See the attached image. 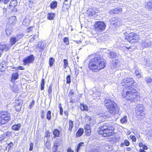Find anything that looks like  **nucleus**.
<instances>
[{
    "mask_svg": "<svg viewBox=\"0 0 152 152\" xmlns=\"http://www.w3.org/2000/svg\"><path fill=\"white\" fill-rule=\"evenodd\" d=\"M130 138L132 140V141L134 142H135L136 140V138L135 136L132 135H130L129 136Z\"/></svg>",
    "mask_w": 152,
    "mask_h": 152,
    "instance_id": "obj_49",
    "label": "nucleus"
},
{
    "mask_svg": "<svg viewBox=\"0 0 152 152\" xmlns=\"http://www.w3.org/2000/svg\"><path fill=\"white\" fill-rule=\"evenodd\" d=\"M52 87L51 85H50L48 87V93L49 94H50L52 93Z\"/></svg>",
    "mask_w": 152,
    "mask_h": 152,
    "instance_id": "obj_55",
    "label": "nucleus"
},
{
    "mask_svg": "<svg viewBox=\"0 0 152 152\" xmlns=\"http://www.w3.org/2000/svg\"><path fill=\"white\" fill-rule=\"evenodd\" d=\"M34 60V56L33 55H30L23 60L24 65H26L28 64L32 63Z\"/></svg>",
    "mask_w": 152,
    "mask_h": 152,
    "instance_id": "obj_11",
    "label": "nucleus"
},
{
    "mask_svg": "<svg viewBox=\"0 0 152 152\" xmlns=\"http://www.w3.org/2000/svg\"><path fill=\"white\" fill-rule=\"evenodd\" d=\"M37 47L39 48L42 50H43L45 47L44 44L42 42H40L37 45Z\"/></svg>",
    "mask_w": 152,
    "mask_h": 152,
    "instance_id": "obj_27",
    "label": "nucleus"
},
{
    "mask_svg": "<svg viewBox=\"0 0 152 152\" xmlns=\"http://www.w3.org/2000/svg\"><path fill=\"white\" fill-rule=\"evenodd\" d=\"M146 81L148 83H152V80L151 78H146Z\"/></svg>",
    "mask_w": 152,
    "mask_h": 152,
    "instance_id": "obj_54",
    "label": "nucleus"
},
{
    "mask_svg": "<svg viewBox=\"0 0 152 152\" xmlns=\"http://www.w3.org/2000/svg\"><path fill=\"white\" fill-rule=\"evenodd\" d=\"M56 15L54 13L50 12L48 13L47 15V18L49 20H53L54 19V17Z\"/></svg>",
    "mask_w": 152,
    "mask_h": 152,
    "instance_id": "obj_20",
    "label": "nucleus"
},
{
    "mask_svg": "<svg viewBox=\"0 0 152 152\" xmlns=\"http://www.w3.org/2000/svg\"><path fill=\"white\" fill-rule=\"evenodd\" d=\"M108 57L110 58H114L117 56V54L114 51H110L108 53Z\"/></svg>",
    "mask_w": 152,
    "mask_h": 152,
    "instance_id": "obj_16",
    "label": "nucleus"
},
{
    "mask_svg": "<svg viewBox=\"0 0 152 152\" xmlns=\"http://www.w3.org/2000/svg\"><path fill=\"white\" fill-rule=\"evenodd\" d=\"M87 13L89 16H92L95 13V11H94L93 10L91 9H89L87 10Z\"/></svg>",
    "mask_w": 152,
    "mask_h": 152,
    "instance_id": "obj_30",
    "label": "nucleus"
},
{
    "mask_svg": "<svg viewBox=\"0 0 152 152\" xmlns=\"http://www.w3.org/2000/svg\"><path fill=\"white\" fill-rule=\"evenodd\" d=\"M134 80L131 77H125L121 81V84L124 86L123 88H133L132 86L134 84Z\"/></svg>",
    "mask_w": 152,
    "mask_h": 152,
    "instance_id": "obj_7",
    "label": "nucleus"
},
{
    "mask_svg": "<svg viewBox=\"0 0 152 152\" xmlns=\"http://www.w3.org/2000/svg\"><path fill=\"white\" fill-rule=\"evenodd\" d=\"M0 62V72H4L7 67V62L2 59L1 61Z\"/></svg>",
    "mask_w": 152,
    "mask_h": 152,
    "instance_id": "obj_14",
    "label": "nucleus"
},
{
    "mask_svg": "<svg viewBox=\"0 0 152 152\" xmlns=\"http://www.w3.org/2000/svg\"><path fill=\"white\" fill-rule=\"evenodd\" d=\"M58 146H55L54 145L53 146V147L52 150L53 152H57V147Z\"/></svg>",
    "mask_w": 152,
    "mask_h": 152,
    "instance_id": "obj_53",
    "label": "nucleus"
},
{
    "mask_svg": "<svg viewBox=\"0 0 152 152\" xmlns=\"http://www.w3.org/2000/svg\"><path fill=\"white\" fill-rule=\"evenodd\" d=\"M104 103L105 106L110 113L114 115L119 113L120 108L114 101L106 99L104 100Z\"/></svg>",
    "mask_w": 152,
    "mask_h": 152,
    "instance_id": "obj_4",
    "label": "nucleus"
},
{
    "mask_svg": "<svg viewBox=\"0 0 152 152\" xmlns=\"http://www.w3.org/2000/svg\"><path fill=\"white\" fill-rule=\"evenodd\" d=\"M61 14L62 15H66L68 14V10L63 8L62 11L61 12Z\"/></svg>",
    "mask_w": 152,
    "mask_h": 152,
    "instance_id": "obj_39",
    "label": "nucleus"
},
{
    "mask_svg": "<svg viewBox=\"0 0 152 152\" xmlns=\"http://www.w3.org/2000/svg\"><path fill=\"white\" fill-rule=\"evenodd\" d=\"M106 61L102 56L95 57L89 61L88 66L90 70L94 72H97L104 68L106 66Z\"/></svg>",
    "mask_w": 152,
    "mask_h": 152,
    "instance_id": "obj_1",
    "label": "nucleus"
},
{
    "mask_svg": "<svg viewBox=\"0 0 152 152\" xmlns=\"http://www.w3.org/2000/svg\"><path fill=\"white\" fill-rule=\"evenodd\" d=\"M85 129L86 130L90 129V126L89 125L86 124L85 126Z\"/></svg>",
    "mask_w": 152,
    "mask_h": 152,
    "instance_id": "obj_57",
    "label": "nucleus"
},
{
    "mask_svg": "<svg viewBox=\"0 0 152 152\" xmlns=\"http://www.w3.org/2000/svg\"><path fill=\"white\" fill-rule=\"evenodd\" d=\"M140 73H141V70L140 69H137L135 70V73L136 74V75L139 74Z\"/></svg>",
    "mask_w": 152,
    "mask_h": 152,
    "instance_id": "obj_56",
    "label": "nucleus"
},
{
    "mask_svg": "<svg viewBox=\"0 0 152 152\" xmlns=\"http://www.w3.org/2000/svg\"><path fill=\"white\" fill-rule=\"evenodd\" d=\"M33 144L32 142H31L30 143V147L29 148V150L31 151L33 150Z\"/></svg>",
    "mask_w": 152,
    "mask_h": 152,
    "instance_id": "obj_60",
    "label": "nucleus"
},
{
    "mask_svg": "<svg viewBox=\"0 0 152 152\" xmlns=\"http://www.w3.org/2000/svg\"><path fill=\"white\" fill-rule=\"evenodd\" d=\"M143 105L142 104H138L135 108V112L137 115L143 116V113H142L143 112Z\"/></svg>",
    "mask_w": 152,
    "mask_h": 152,
    "instance_id": "obj_9",
    "label": "nucleus"
},
{
    "mask_svg": "<svg viewBox=\"0 0 152 152\" xmlns=\"http://www.w3.org/2000/svg\"><path fill=\"white\" fill-rule=\"evenodd\" d=\"M18 78V72L13 73L12 75L11 81L13 82L17 79Z\"/></svg>",
    "mask_w": 152,
    "mask_h": 152,
    "instance_id": "obj_17",
    "label": "nucleus"
},
{
    "mask_svg": "<svg viewBox=\"0 0 152 152\" xmlns=\"http://www.w3.org/2000/svg\"><path fill=\"white\" fill-rule=\"evenodd\" d=\"M145 7L150 10H152V1H151L146 3Z\"/></svg>",
    "mask_w": 152,
    "mask_h": 152,
    "instance_id": "obj_23",
    "label": "nucleus"
},
{
    "mask_svg": "<svg viewBox=\"0 0 152 152\" xmlns=\"http://www.w3.org/2000/svg\"><path fill=\"white\" fill-rule=\"evenodd\" d=\"M95 29L98 31H102L105 28L106 25L103 22L99 21L96 22L94 24Z\"/></svg>",
    "mask_w": 152,
    "mask_h": 152,
    "instance_id": "obj_8",
    "label": "nucleus"
},
{
    "mask_svg": "<svg viewBox=\"0 0 152 152\" xmlns=\"http://www.w3.org/2000/svg\"><path fill=\"white\" fill-rule=\"evenodd\" d=\"M57 2L56 1L52 2L50 4V7L53 9L57 7Z\"/></svg>",
    "mask_w": 152,
    "mask_h": 152,
    "instance_id": "obj_32",
    "label": "nucleus"
},
{
    "mask_svg": "<svg viewBox=\"0 0 152 152\" xmlns=\"http://www.w3.org/2000/svg\"><path fill=\"white\" fill-rule=\"evenodd\" d=\"M69 95L70 97H72L74 95V93L72 91H70Z\"/></svg>",
    "mask_w": 152,
    "mask_h": 152,
    "instance_id": "obj_62",
    "label": "nucleus"
},
{
    "mask_svg": "<svg viewBox=\"0 0 152 152\" xmlns=\"http://www.w3.org/2000/svg\"><path fill=\"white\" fill-rule=\"evenodd\" d=\"M124 38L127 40L130 43L138 42L140 39L139 36L134 33H129L128 35H125Z\"/></svg>",
    "mask_w": 152,
    "mask_h": 152,
    "instance_id": "obj_5",
    "label": "nucleus"
},
{
    "mask_svg": "<svg viewBox=\"0 0 152 152\" xmlns=\"http://www.w3.org/2000/svg\"><path fill=\"white\" fill-rule=\"evenodd\" d=\"M17 21L16 17L15 16H13L10 17L8 19V22L7 24L13 26H14Z\"/></svg>",
    "mask_w": 152,
    "mask_h": 152,
    "instance_id": "obj_12",
    "label": "nucleus"
},
{
    "mask_svg": "<svg viewBox=\"0 0 152 152\" xmlns=\"http://www.w3.org/2000/svg\"><path fill=\"white\" fill-rule=\"evenodd\" d=\"M139 95L137 91L133 88H123L122 96L128 100L132 102L136 96Z\"/></svg>",
    "mask_w": 152,
    "mask_h": 152,
    "instance_id": "obj_2",
    "label": "nucleus"
},
{
    "mask_svg": "<svg viewBox=\"0 0 152 152\" xmlns=\"http://www.w3.org/2000/svg\"><path fill=\"white\" fill-rule=\"evenodd\" d=\"M0 9H1V10H3V13H6L7 11V9L5 7L3 8L1 7Z\"/></svg>",
    "mask_w": 152,
    "mask_h": 152,
    "instance_id": "obj_61",
    "label": "nucleus"
},
{
    "mask_svg": "<svg viewBox=\"0 0 152 152\" xmlns=\"http://www.w3.org/2000/svg\"><path fill=\"white\" fill-rule=\"evenodd\" d=\"M21 126V124H14L12 126V129L15 131H18L20 129Z\"/></svg>",
    "mask_w": 152,
    "mask_h": 152,
    "instance_id": "obj_18",
    "label": "nucleus"
},
{
    "mask_svg": "<svg viewBox=\"0 0 152 152\" xmlns=\"http://www.w3.org/2000/svg\"><path fill=\"white\" fill-rule=\"evenodd\" d=\"M67 0H65V1L63 4V7L64 9L68 10L69 9L70 7V5L69 4L66 3V2H67Z\"/></svg>",
    "mask_w": 152,
    "mask_h": 152,
    "instance_id": "obj_25",
    "label": "nucleus"
},
{
    "mask_svg": "<svg viewBox=\"0 0 152 152\" xmlns=\"http://www.w3.org/2000/svg\"><path fill=\"white\" fill-rule=\"evenodd\" d=\"M10 49V47H7L6 45H0V49H1L3 52V50L7 51Z\"/></svg>",
    "mask_w": 152,
    "mask_h": 152,
    "instance_id": "obj_21",
    "label": "nucleus"
},
{
    "mask_svg": "<svg viewBox=\"0 0 152 152\" xmlns=\"http://www.w3.org/2000/svg\"><path fill=\"white\" fill-rule=\"evenodd\" d=\"M45 85V80L44 79H42L41 80V89L42 90L44 89V86Z\"/></svg>",
    "mask_w": 152,
    "mask_h": 152,
    "instance_id": "obj_42",
    "label": "nucleus"
},
{
    "mask_svg": "<svg viewBox=\"0 0 152 152\" xmlns=\"http://www.w3.org/2000/svg\"><path fill=\"white\" fill-rule=\"evenodd\" d=\"M47 119L48 120H50L51 119V112L50 110H48L46 114Z\"/></svg>",
    "mask_w": 152,
    "mask_h": 152,
    "instance_id": "obj_38",
    "label": "nucleus"
},
{
    "mask_svg": "<svg viewBox=\"0 0 152 152\" xmlns=\"http://www.w3.org/2000/svg\"><path fill=\"white\" fill-rule=\"evenodd\" d=\"M61 142L62 140L61 138L58 139L56 140L54 145L55 146H58L60 145Z\"/></svg>",
    "mask_w": 152,
    "mask_h": 152,
    "instance_id": "obj_28",
    "label": "nucleus"
},
{
    "mask_svg": "<svg viewBox=\"0 0 152 152\" xmlns=\"http://www.w3.org/2000/svg\"><path fill=\"white\" fill-rule=\"evenodd\" d=\"M69 128L68 129V130L71 132L73 126V122L71 120H69Z\"/></svg>",
    "mask_w": 152,
    "mask_h": 152,
    "instance_id": "obj_31",
    "label": "nucleus"
},
{
    "mask_svg": "<svg viewBox=\"0 0 152 152\" xmlns=\"http://www.w3.org/2000/svg\"><path fill=\"white\" fill-rule=\"evenodd\" d=\"M86 136H90L91 134V130L90 129L86 130Z\"/></svg>",
    "mask_w": 152,
    "mask_h": 152,
    "instance_id": "obj_47",
    "label": "nucleus"
},
{
    "mask_svg": "<svg viewBox=\"0 0 152 152\" xmlns=\"http://www.w3.org/2000/svg\"><path fill=\"white\" fill-rule=\"evenodd\" d=\"M18 42L15 37H12L10 39V43L12 46L14 45Z\"/></svg>",
    "mask_w": 152,
    "mask_h": 152,
    "instance_id": "obj_24",
    "label": "nucleus"
},
{
    "mask_svg": "<svg viewBox=\"0 0 152 152\" xmlns=\"http://www.w3.org/2000/svg\"><path fill=\"white\" fill-rule=\"evenodd\" d=\"M12 26L7 24L5 29V31L7 35H10L12 31Z\"/></svg>",
    "mask_w": 152,
    "mask_h": 152,
    "instance_id": "obj_15",
    "label": "nucleus"
},
{
    "mask_svg": "<svg viewBox=\"0 0 152 152\" xmlns=\"http://www.w3.org/2000/svg\"><path fill=\"white\" fill-rule=\"evenodd\" d=\"M10 0H0V2H4V4H6L8 3V2Z\"/></svg>",
    "mask_w": 152,
    "mask_h": 152,
    "instance_id": "obj_59",
    "label": "nucleus"
},
{
    "mask_svg": "<svg viewBox=\"0 0 152 152\" xmlns=\"http://www.w3.org/2000/svg\"><path fill=\"white\" fill-rule=\"evenodd\" d=\"M127 121V118L126 116H125L122 118L120 120L121 123L124 124Z\"/></svg>",
    "mask_w": 152,
    "mask_h": 152,
    "instance_id": "obj_34",
    "label": "nucleus"
},
{
    "mask_svg": "<svg viewBox=\"0 0 152 152\" xmlns=\"http://www.w3.org/2000/svg\"><path fill=\"white\" fill-rule=\"evenodd\" d=\"M48 131L46 132L45 134V137H46L49 138L50 137V132H48Z\"/></svg>",
    "mask_w": 152,
    "mask_h": 152,
    "instance_id": "obj_58",
    "label": "nucleus"
},
{
    "mask_svg": "<svg viewBox=\"0 0 152 152\" xmlns=\"http://www.w3.org/2000/svg\"><path fill=\"white\" fill-rule=\"evenodd\" d=\"M34 100H33L29 105V107H30V108H31L32 107V106L34 105Z\"/></svg>",
    "mask_w": 152,
    "mask_h": 152,
    "instance_id": "obj_64",
    "label": "nucleus"
},
{
    "mask_svg": "<svg viewBox=\"0 0 152 152\" xmlns=\"http://www.w3.org/2000/svg\"><path fill=\"white\" fill-rule=\"evenodd\" d=\"M83 146H84V143L83 142H81L77 146L76 151L77 152H79V150L81 149L82 148V147Z\"/></svg>",
    "mask_w": 152,
    "mask_h": 152,
    "instance_id": "obj_29",
    "label": "nucleus"
},
{
    "mask_svg": "<svg viewBox=\"0 0 152 152\" xmlns=\"http://www.w3.org/2000/svg\"><path fill=\"white\" fill-rule=\"evenodd\" d=\"M64 67L65 69H66L68 65V63L67 60L66 59L64 60Z\"/></svg>",
    "mask_w": 152,
    "mask_h": 152,
    "instance_id": "obj_45",
    "label": "nucleus"
},
{
    "mask_svg": "<svg viewBox=\"0 0 152 152\" xmlns=\"http://www.w3.org/2000/svg\"><path fill=\"white\" fill-rule=\"evenodd\" d=\"M23 36V35L22 34H20L17 35L15 37L17 41H18L20 39L22 38Z\"/></svg>",
    "mask_w": 152,
    "mask_h": 152,
    "instance_id": "obj_40",
    "label": "nucleus"
},
{
    "mask_svg": "<svg viewBox=\"0 0 152 152\" xmlns=\"http://www.w3.org/2000/svg\"><path fill=\"white\" fill-rule=\"evenodd\" d=\"M114 128L113 126L107 123L102 124L98 129L99 133L104 137H107L113 134Z\"/></svg>",
    "mask_w": 152,
    "mask_h": 152,
    "instance_id": "obj_3",
    "label": "nucleus"
},
{
    "mask_svg": "<svg viewBox=\"0 0 152 152\" xmlns=\"http://www.w3.org/2000/svg\"><path fill=\"white\" fill-rule=\"evenodd\" d=\"M122 11V9L120 8H116L114 10L113 12L115 14H118Z\"/></svg>",
    "mask_w": 152,
    "mask_h": 152,
    "instance_id": "obj_37",
    "label": "nucleus"
},
{
    "mask_svg": "<svg viewBox=\"0 0 152 152\" xmlns=\"http://www.w3.org/2000/svg\"><path fill=\"white\" fill-rule=\"evenodd\" d=\"M45 145L46 148L48 149L50 148L51 143L50 140L48 139L45 143Z\"/></svg>",
    "mask_w": 152,
    "mask_h": 152,
    "instance_id": "obj_33",
    "label": "nucleus"
},
{
    "mask_svg": "<svg viewBox=\"0 0 152 152\" xmlns=\"http://www.w3.org/2000/svg\"><path fill=\"white\" fill-rule=\"evenodd\" d=\"M17 1L16 0H13L10 2L9 6L10 7H15L17 5Z\"/></svg>",
    "mask_w": 152,
    "mask_h": 152,
    "instance_id": "obj_26",
    "label": "nucleus"
},
{
    "mask_svg": "<svg viewBox=\"0 0 152 152\" xmlns=\"http://www.w3.org/2000/svg\"><path fill=\"white\" fill-rule=\"evenodd\" d=\"M80 109L82 111H88V106L84 104L83 103L82 104V103H80Z\"/></svg>",
    "mask_w": 152,
    "mask_h": 152,
    "instance_id": "obj_19",
    "label": "nucleus"
},
{
    "mask_svg": "<svg viewBox=\"0 0 152 152\" xmlns=\"http://www.w3.org/2000/svg\"><path fill=\"white\" fill-rule=\"evenodd\" d=\"M71 76L70 75H69L66 77V83H67L69 84L71 83Z\"/></svg>",
    "mask_w": 152,
    "mask_h": 152,
    "instance_id": "obj_43",
    "label": "nucleus"
},
{
    "mask_svg": "<svg viewBox=\"0 0 152 152\" xmlns=\"http://www.w3.org/2000/svg\"><path fill=\"white\" fill-rule=\"evenodd\" d=\"M107 113H102V114H99V115L101 116V117H108V115H107L106 114Z\"/></svg>",
    "mask_w": 152,
    "mask_h": 152,
    "instance_id": "obj_52",
    "label": "nucleus"
},
{
    "mask_svg": "<svg viewBox=\"0 0 152 152\" xmlns=\"http://www.w3.org/2000/svg\"><path fill=\"white\" fill-rule=\"evenodd\" d=\"M53 133L55 135V137H58L59 136L60 132L57 129H55L53 131Z\"/></svg>",
    "mask_w": 152,
    "mask_h": 152,
    "instance_id": "obj_36",
    "label": "nucleus"
},
{
    "mask_svg": "<svg viewBox=\"0 0 152 152\" xmlns=\"http://www.w3.org/2000/svg\"><path fill=\"white\" fill-rule=\"evenodd\" d=\"M10 119V114L7 111H2L0 113V123L4 124Z\"/></svg>",
    "mask_w": 152,
    "mask_h": 152,
    "instance_id": "obj_6",
    "label": "nucleus"
},
{
    "mask_svg": "<svg viewBox=\"0 0 152 152\" xmlns=\"http://www.w3.org/2000/svg\"><path fill=\"white\" fill-rule=\"evenodd\" d=\"M121 22V20L120 19L115 18H112L110 20L111 24L115 26H118L120 25Z\"/></svg>",
    "mask_w": 152,
    "mask_h": 152,
    "instance_id": "obj_10",
    "label": "nucleus"
},
{
    "mask_svg": "<svg viewBox=\"0 0 152 152\" xmlns=\"http://www.w3.org/2000/svg\"><path fill=\"white\" fill-rule=\"evenodd\" d=\"M13 147V144L12 142H11L8 144V146L6 147L7 149H8V151L12 149Z\"/></svg>",
    "mask_w": 152,
    "mask_h": 152,
    "instance_id": "obj_41",
    "label": "nucleus"
},
{
    "mask_svg": "<svg viewBox=\"0 0 152 152\" xmlns=\"http://www.w3.org/2000/svg\"><path fill=\"white\" fill-rule=\"evenodd\" d=\"M55 61L54 59L52 57H50L49 60V64L50 67H51L53 65V63Z\"/></svg>",
    "mask_w": 152,
    "mask_h": 152,
    "instance_id": "obj_35",
    "label": "nucleus"
},
{
    "mask_svg": "<svg viewBox=\"0 0 152 152\" xmlns=\"http://www.w3.org/2000/svg\"><path fill=\"white\" fill-rule=\"evenodd\" d=\"M29 20L28 19H25L23 20V24L24 26H27L28 25Z\"/></svg>",
    "mask_w": 152,
    "mask_h": 152,
    "instance_id": "obj_44",
    "label": "nucleus"
},
{
    "mask_svg": "<svg viewBox=\"0 0 152 152\" xmlns=\"http://www.w3.org/2000/svg\"><path fill=\"white\" fill-rule=\"evenodd\" d=\"M124 142V145L126 146H129L130 143L127 140H125Z\"/></svg>",
    "mask_w": 152,
    "mask_h": 152,
    "instance_id": "obj_48",
    "label": "nucleus"
},
{
    "mask_svg": "<svg viewBox=\"0 0 152 152\" xmlns=\"http://www.w3.org/2000/svg\"><path fill=\"white\" fill-rule=\"evenodd\" d=\"M64 42L66 44V45L69 44V39L67 37H65L64 39Z\"/></svg>",
    "mask_w": 152,
    "mask_h": 152,
    "instance_id": "obj_46",
    "label": "nucleus"
},
{
    "mask_svg": "<svg viewBox=\"0 0 152 152\" xmlns=\"http://www.w3.org/2000/svg\"><path fill=\"white\" fill-rule=\"evenodd\" d=\"M142 45L144 48L151 46L152 44V42L149 39H147L143 41L142 42Z\"/></svg>",
    "mask_w": 152,
    "mask_h": 152,
    "instance_id": "obj_13",
    "label": "nucleus"
},
{
    "mask_svg": "<svg viewBox=\"0 0 152 152\" xmlns=\"http://www.w3.org/2000/svg\"><path fill=\"white\" fill-rule=\"evenodd\" d=\"M83 133V130L82 128H80L77 131L76 134V137H78L81 136Z\"/></svg>",
    "mask_w": 152,
    "mask_h": 152,
    "instance_id": "obj_22",
    "label": "nucleus"
},
{
    "mask_svg": "<svg viewBox=\"0 0 152 152\" xmlns=\"http://www.w3.org/2000/svg\"><path fill=\"white\" fill-rule=\"evenodd\" d=\"M45 115V113L44 110H42L41 112V116L42 118H43Z\"/></svg>",
    "mask_w": 152,
    "mask_h": 152,
    "instance_id": "obj_50",
    "label": "nucleus"
},
{
    "mask_svg": "<svg viewBox=\"0 0 152 152\" xmlns=\"http://www.w3.org/2000/svg\"><path fill=\"white\" fill-rule=\"evenodd\" d=\"M15 107L16 111H19L21 109V105H20L19 106H18V105H15Z\"/></svg>",
    "mask_w": 152,
    "mask_h": 152,
    "instance_id": "obj_51",
    "label": "nucleus"
},
{
    "mask_svg": "<svg viewBox=\"0 0 152 152\" xmlns=\"http://www.w3.org/2000/svg\"><path fill=\"white\" fill-rule=\"evenodd\" d=\"M63 113V109L61 106L60 109V114L61 115H62Z\"/></svg>",
    "mask_w": 152,
    "mask_h": 152,
    "instance_id": "obj_63",
    "label": "nucleus"
}]
</instances>
